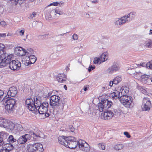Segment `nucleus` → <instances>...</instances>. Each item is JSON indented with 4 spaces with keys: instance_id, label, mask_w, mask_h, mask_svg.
<instances>
[{
    "instance_id": "obj_1",
    "label": "nucleus",
    "mask_w": 152,
    "mask_h": 152,
    "mask_svg": "<svg viewBox=\"0 0 152 152\" xmlns=\"http://www.w3.org/2000/svg\"><path fill=\"white\" fill-rule=\"evenodd\" d=\"M50 104L53 111L61 112L63 110L65 102L61 100L60 97L56 95H52L50 98Z\"/></svg>"
},
{
    "instance_id": "obj_2",
    "label": "nucleus",
    "mask_w": 152,
    "mask_h": 152,
    "mask_svg": "<svg viewBox=\"0 0 152 152\" xmlns=\"http://www.w3.org/2000/svg\"><path fill=\"white\" fill-rule=\"evenodd\" d=\"M58 140L60 144L70 148L75 149L77 146V140L73 137L69 136L64 138L63 136H60L58 138Z\"/></svg>"
},
{
    "instance_id": "obj_3",
    "label": "nucleus",
    "mask_w": 152,
    "mask_h": 152,
    "mask_svg": "<svg viewBox=\"0 0 152 152\" xmlns=\"http://www.w3.org/2000/svg\"><path fill=\"white\" fill-rule=\"evenodd\" d=\"M113 103L111 101H109L107 99L102 98L101 102L98 104V107L100 112L103 111L110 108Z\"/></svg>"
},
{
    "instance_id": "obj_4",
    "label": "nucleus",
    "mask_w": 152,
    "mask_h": 152,
    "mask_svg": "<svg viewBox=\"0 0 152 152\" xmlns=\"http://www.w3.org/2000/svg\"><path fill=\"white\" fill-rule=\"evenodd\" d=\"M27 149L29 152H42L44 151L42 145L39 143L28 145Z\"/></svg>"
},
{
    "instance_id": "obj_5",
    "label": "nucleus",
    "mask_w": 152,
    "mask_h": 152,
    "mask_svg": "<svg viewBox=\"0 0 152 152\" xmlns=\"http://www.w3.org/2000/svg\"><path fill=\"white\" fill-rule=\"evenodd\" d=\"M5 101V109L9 113H12L14 110V107L15 105L16 100L13 98H9Z\"/></svg>"
},
{
    "instance_id": "obj_6",
    "label": "nucleus",
    "mask_w": 152,
    "mask_h": 152,
    "mask_svg": "<svg viewBox=\"0 0 152 152\" xmlns=\"http://www.w3.org/2000/svg\"><path fill=\"white\" fill-rule=\"evenodd\" d=\"M119 101L126 107L130 108L132 107V99L130 96L123 95L120 97Z\"/></svg>"
},
{
    "instance_id": "obj_7",
    "label": "nucleus",
    "mask_w": 152,
    "mask_h": 152,
    "mask_svg": "<svg viewBox=\"0 0 152 152\" xmlns=\"http://www.w3.org/2000/svg\"><path fill=\"white\" fill-rule=\"evenodd\" d=\"M7 54H2L0 56V68H2L9 64L13 55L12 54L7 55Z\"/></svg>"
},
{
    "instance_id": "obj_8",
    "label": "nucleus",
    "mask_w": 152,
    "mask_h": 152,
    "mask_svg": "<svg viewBox=\"0 0 152 152\" xmlns=\"http://www.w3.org/2000/svg\"><path fill=\"white\" fill-rule=\"evenodd\" d=\"M49 104L46 101H45L39 105L36 110H38L39 113L40 114H45L46 117H48L49 115V114L47 113L48 110Z\"/></svg>"
},
{
    "instance_id": "obj_9",
    "label": "nucleus",
    "mask_w": 152,
    "mask_h": 152,
    "mask_svg": "<svg viewBox=\"0 0 152 152\" xmlns=\"http://www.w3.org/2000/svg\"><path fill=\"white\" fill-rule=\"evenodd\" d=\"M151 107V103L149 98L145 97L142 100V108L143 111H148Z\"/></svg>"
},
{
    "instance_id": "obj_10",
    "label": "nucleus",
    "mask_w": 152,
    "mask_h": 152,
    "mask_svg": "<svg viewBox=\"0 0 152 152\" xmlns=\"http://www.w3.org/2000/svg\"><path fill=\"white\" fill-rule=\"evenodd\" d=\"M21 66V64L18 60H13L9 63V68L12 70H18Z\"/></svg>"
},
{
    "instance_id": "obj_11",
    "label": "nucleus",
    "mask_w": 152,
    "mask_h": 152,
    "mask_svg": "<svg viewBox=\"0 0 152 152\" xmlns=\"http://www.w3.org/2000/svg\"><path fill=\"white\" fill-rule=\"evenodd\" d=\"M31 138V136L29 134H26L20 136L17 140V142L19 145L23 144L26 142L30 140Z\"/></svg>"
},
{
    "instance_id": "obj_12",
    "label": "nucleus",
    "mask_w": 152,
    "mask_h": 152,
    "mask_svg": "<svg viewBox=\"0 0 152 152\" xmlns=\"http://www.w3.org/2000/svg\"><path fill=\"white\" fill-rule=\"evenodd\" d=\"M120 68V67L119 64L116 62H114L110 67L108 68L107 72L109 73H113L118 71Z\"/></svg>"
},
{
    "instance_id": "obj_13",
    "label": "nucleus",
    "mask_w": 152,
    "mask_h": 152,
    "mask_svg": "<svg viewBox=\"0 0 152 152\" xmlns=\"http://www.w3.org/2000/svg\"><path fill=\"white\" fill-rule=\"evenodd\" d=\"M123 91L126 92L125 91H124L123 90H122V92H121L117 91H115L110 94V97L113 100L118 99L119 100V99L121 96H120V94L122 95V94L123 93Z\"/></svg>"
},
{
    "instance_id": "obj_14",
    "label": "nucleus",
    "mask_w": 152,
    "mask_h": 152,
    "mask_svg": "<svg viewBox=\"0 0 152 152\" xmlns=\"http://www.w3.org/2000/svg\"><path fill=\"white\" fill-rule=\"evenodd\" d=\"M33 100L31 98L27 99L26 101V103L29 110L31 111H34L35 107L34 104Z\"/></svg>"
},
{
    "instance_id": "obj_15",
    "label": "nucleus",
    "mask_w": 152,
    "mask_h": 152,
    "mask_svg": "<svg viewBox=\"0 0 152 152\" xmlns=\"http://www.w3.org/2000/svg\"><path fill=\"white\" fill-rule=\"evenodd\" d=\"M17 93V90L16 88L14 86L11 87L9 88L7 93V95L8 97L15 96Z\"/></svg>"
},
{
    "instance_id": "obj_16",
    "label": "nucleus",
    "mask_w": 152,
    "mask_h": 152,
    "mask_svg": "<svg viewBox=\"0 0 152 152\" xmlns=\"http://www.w3.org/2000/svg\"><path fill=\"white\" fill-rule=\"evenodd\" d=\"M114 116L113 112L110 110L104 112L103 115L104 119L105 120H109Z\"/></svg>"
},
{
    "instance_id": "obj_17",
    "label": "nucleus",
    "mask_w": 152,
    "mask_h": 152,
    "mask_svg": "<svg viewBox=\"0 0 152 152\" xmlns=\"http://www.w3.org/2000/svg\"><path fill=\"white\" fill-rule=\"evenodd\" d=\"M126 22H127V20L126 18H125L124 16L121 18L116 19L115 23L116 25L117 26H121Z\"/></svg>"
},
{
    "instance_id": "obj_18",
    "label": "nucleus",
    "mask_w": 152,
    "mask_h": 152,
    "mask_svg": "<svg viewBox=\"0 0 152 152\" xmlns=\"http://www.w3.org/2000/svg\"><path fill=\"white\" fill-rule=\"evenodd\" d=\"M150 76L147 75H142L141 76V80L142 82L148 85L150 84Z\"/></svg>"
},
{
    "instance_id": "obj_19",
    "label": "nucleus",
    "mask_w": 152,
    "mask_h": 152,
    "mask_svg": "<svg viewBox=\"0 0 152 152\" xmlns=\"http://www.w3.org/2000/svg\"><path fill=\"white\" fill-rule=\"evenodd\" d=\"M132 70L130 72L128 71L129 74L133 75L135 77H141L142 75V73L139 70H135L132 69H131Z\"/></svg>"
},
{
    "instance_id": "obj_20",
    "label": "nucleus",
    "mask_w": 152,
    "mask_h": 152,
    "mask_svg": "<svg viewBox=\"0 0 152 152\" xmlns=\"http://www.w3.org/2000/svg\"><path fill=\"white\" fill-rule=\"evenodd\" d=\"M66 76L64 74H59L57 76L56 79L59 83H64L66 81Z\"/></svg>"
},
{
    "instance_id": "obj_21",
    "label": "nucleus",
    "mask_w": 152,
    "mask_h": 152,
    "mask_svg": "<svg viewBox=\"0 0 152 152\" xmlns=\"http://www.w3.org/2000/svg\"><path fill=\"white\" fill-rule=\"evenodd\" d=\"M136 15V13L135 12H131L126 15L124 16L125 18L127 20V22H129L134 18Z\"/></svg>"
},
{
    "instance_id": "obj_22",
    "label": "nucleus",
    "mask_w": 152,
    "mask_h": 152,
    "mask_svg": "<svg viewBox=\"0 0 152 152\" xmlns=\"http://www.w3.org/2000/svg\"><path fill=\"white\" fill-rule=\"evenodd\" d=\"M35 107L34 108V111H35L37 108L39 107V105H40L42 103L40 101V100L38 99L36 97L34 98V101H33Z\"/></svg>"
},
{
    "instance_id": "obj_23",
    "label": "nucleus",
    "mask_w": 152,
    "mask_h": 152,
    "mask_svg": "<svg viewBox=\"0 0 152 152\" xmlns=\"http://www.w3.org/2000/svg\"><path fill=\"white\" fill-rule=\"evenodd\" d=\"M6 125L4 128L9 129L11 131L14 130L15 124L12 122L7 121V122Z\"/></svg>"
},
{
    "instance_id": "obj_24",
    "label": "nucleus",
    "mask_w": 152,
    "mask_h": 152,
    "mask_svg": "<svg viewBox=\"0 0 152 152\" xmlns=\"http://www.w3.org/2000/svg\"><path fill=\"white\" fill-rule=\"evenodd\" d=\"M26 58L27 59H28L30 63L31 64L34 63L37 59V58L34 55H28L26 56Z\"/></svg>"
},
{
    "instance_id": "obj_25",
    "label": "nucleus",
    "mask_w": 152,
    "mask_h": 152,
    "mask_svg": "<svg viewBox=\"0 0 152 152\" xmlns=\"http://www.w3.org/2000/svg\"><path fill=\"white\" fill-rule=\"evenodd\" d=\"M143 46L144 48H152V41L151 40L146 41L143 44Z\"/></svg>"
},
{
    "instance_id": "obj_26",
    "label": "nucleus",
    "mask_w": 152,
    "mask_h": 152,
    "mask_svg": "<svg viewBox=\"0 0 152 152\" xmlns=\"http://www.w3.org/2000/svg\"><path fill=\"white\" fill-rule=\"evenodd\" d=\"M146 64L144 63H141L139 64H133L132 66H130L129 68L130 69H132L135 68H137V67H145Z\"/></svg>"
},
{
    "instance_id": "obj_27",
    "label": "nucleus",
    "mask_w": 152,
    "mask_h": 152,
    "mask_svg": "<svg viewBox=\"0 0 152 152\" xmlns=\"http://www.w3.org/2000/svg\"><path fill=\"white\" fill-rule=\"evenodd\" d=\"M8 141L10 144L13 143H16V142H17L16 138L12 135L9 136L8 138Z\"/></svg>"
},
{
    "instance_id": "obj_28",
    "label": "nucleus",
    "mask_w": 152,
    "mask_h": 152,
    "mask_svg": "<svg viewBox=\"0 0 152 152\" xmlns=\"http://www.w3.org/2000/svg\"><path fill=\"white\" fill-rule=\"evenodd\" d=\"M121 80V76H118L114 78L112 81V84L116 85L120 82Z\"/></svg>"
},
{
    "instance_id": "obj_29",
    "label": "nucleus",
    "mask_w": 152,
    "mask_h": 152,
    "mask_svg": "<svg viewBox=\"0 0 152 152\" xmlns=\"http://www.w3.org/2000/svg\"><path fill=\"white\" fill-rule=\"evenodd\" d=\"M7 122V121L5 119H4L2 117L0 118V126L1 127L5 128L6 124Z\"/></svg>"
},
{
    "instance_id": "obj_30",
    "label": "nucleus",
    "mask_w": 152,
    "mask_h": 152,
    "mask_svg": "<svg viewBox=\"0 0 152 152\" xmlns=\"http://www.w3.org/2000/svg\"><path fill=\"white\" fill-rule=\"evenodd\" d=\"M23 128L22 125L20 124H17L15 126L14 130L16 132L20 131L22 130Z\"/></svg>"
},
{
    "instance_id": "obj_31",
    "label": "nucleus",
    "mask_w": 152,
    "mask_h": 152,
    "mask_svg": "<svg viewBox=\"0 0 152 152\" xmlns=\"http://www.w3.org/2000/svg\"><path fill=\"white\" fill-rule=\"evenodd\" d=\"M124 147L123 145L121 144H117L115 145L114 148L117 151L123 149Z\"/></svg>"
},
{
    "instance_id": "obj_32",
    "label": "nucleus",
    "mask_w": 152,
    "mask_h": 152,
    "mask_svg": "<svg viewBox=\"0 0 152 152\" xmlns=\"http://www.w3.org/2000/svg\"><path fill=\"white\" fill-rule=\"evenodd\" d=\"M0 146H1L4 144L3 137L6 136V134L3 132L0 133Z\"/></svg>"
},
{
    "instance_id": "obj_33",
    "label": "nucleus",
    "mask_w": 152,
    "mask_h": 152,
    "mask_svg": "<svg viewBox=\"0 0 152 152\" xmlns=\"http://www.w3.org/2000/svg\"><path fill=\"white\" fill-rule=\"evenodd\" d=\"M27 132L33 135V137L35 138L36 137H40L39 134H35L33 130H30V129L27 130Z\"/></svg>"
},
{
    "instance_id": "obj_34",
    "label": "nucleus",
    "mask_w": 152,
    "mask_h": 152,
    "mask_svg": "<svg viewBox=\"0 0 152 152\" xmlns=\"http://www.w3.org/2000/svg\"><path fill=\"white\" fill-rule=\"evenodd\" d=\"M101 61L102 62H104L107 59V54L106 53H103L99 57Z\"/></svg>"
},
{
    "instance_id": "obj_35",
    "label": "nucleus",
    "mask_w": 152,
    "mask_h": 152,
    "mask_svg": "<svg viewBox=\"0 0 152 152\" xmlns=\"http://www.w3.org/2000/svg\"><path fill=\"white\" fill-rule=\"evenodd\" d=\"M3 148H7L8 149H10V151L12 149L14 148V147L13 145L12 144H8V143H7L5 144L4 145V147H3Z\"/></svg>"
},
{
    "instance_id": "obj_36",
    "label": "nucleus",
    "mask_w": 152,
    "mask_h": 152,
    "mask_svg": "<svg viewBox=\"0 0 152 152\" xmlns=\"http://www.w3.org/2000/svg\"><path fill=\"white\" fill-rule=\"evenodd\" d=\"M5 47V46L3 44H0V51L1 54H7L6 53H4Z\"/></svg>"
},
{
    "instance_id": "obj_37",
    "label": "nucleus",
    "mask_w": 152,
    "mask_h": 152,
    "mask_svg": "<svg viewBox=\"0 0 152 152\" xmlns=\"http://www.w3.org/2000/svg\"><path fill=\"white\" fill-rule=\"evenodd\" d=\"M33 50L32 49H30L29 50L28 49L27 51H26L24 52V53L22 54L23 55H30L31 54L33 53Z\"/></svg>"
},
{
    "instance_id": "obj_38",
    "label": "nucleus",
    "mask_w": 152,
    "mask_h": 152,
    "mask_svg": "<svg viewBox=\"0 0 152 152\" xmlns=\"http://www.w3.org/2000/svg\"><path fill=\"white\" fill-rule=\"evenodd\" d=\"M83 146L86 148V150L87 151H90V146L87 142H85L84 143Z\"/></svg>"
},
{
    "instance_id": "obj_39",
    "label": "nucleus",
    "mask_w": 152,
    "mask_h": 152,
    "mask_svg": "<svg viewBox=\"0 0 152 152\" xmlns=\"http://www.w3.org/2000/svg\"><path fill=\"white\" fill-rule=\"evenodd\" d=\"M85 142V141L80 140L79 141H77V145H78L79 147L80 148V146H81V145L83 146Z\"/></svg>"
},
{
    "instance_id": "obj_40",
    "label": "nucleus",
    "mask_w": 152,
    "mask_h": 152,
    "mask_svg": "<svg viewBox=\"0 0 152 152\" xmlns=\"http://www.w3.org/2000/svg\"><path fill=\"white\" fill-rule=\"evenodd\" d=\"M55 12L56 13L55 15L56 14H58L59 15H62L63 14V12L62 11H61V10L58 9H56L55 10Z\"/></svg>"
},
{
    "instance_id": "obj_41",
    "label": "nucleus",
    "mask_w": 152,
    "mask_h": 152,
    "mask_svg": "<svg viewBox=\"0 0 152 152\" xmlns=\"http://www.w3.org/2000/svg\"><path fill=\"white\" fill-rule=\"evenodd\" d=\"M145 67L147 68L152 69V61L146 64Z\"/></svg>"
},
{
    "instance_id": "obj_42",
    "label": "nucleus",
    "mask_w": 152,
    "mask_h": 152,
    "mask_svg": "<svg viewBox=\"0 0 152 152\" xmlns=\"http://www.w3.org/2000/svg\"><path fill=\"white\" fill-rule=\"evenodd\" d=\"M14 1L15 2V4L16 5L19 2V5L20 6L21 4L24 3L26 0H14Z\"/></svg>"
},
{
    "instance_id": "obj_43",
    "label": "nucleus",
    "mask_w": 152,
    "mask_h": 152,
    "mask_svg": "<svg viewBox=\"0 0 152 152\" xmlns=\"http://www.w3.org/2000/svg\"><path fill=\"white\" fill-rule=\"evenodd\" d=\"M113 111L114 113V116H115V117H117L118 116L120 115V110H114Z\"/></svg>"
},
{
    "instance_id": "obj_44",
    "label": "nucleus",
    "mask_w": 152,
    "mask_h": 152,
    "mask_svg": "<svg viewBox=\"0 0 152 152\" xmlns=\"http://www.w3.org/2000/svg\"><path fill=\"white\" fill-rule=\"evenodd\" d=\"M98 146L100 149L103 150L105 149V147L103 143H99Z\"/></svg>"
},
{
    "instance_id": "obj_45",
    "label": "nucleus",
    "mask_w": 152,
    "mask_h": 152,
    "mask_svg": "<svg viewBox=\"0 0 152 152\" xmlns=\"http://www.w3.org/2000/svg\"><path fill=\"white\" fill-rule=\"evenodd\" d=\"M100 61H101V60L100 58H99L96 59H95V60L94 61V64H99L101 63V62Z\"/></svg>"
},
{
    "instance_id": "obj_46",
    "label": "nucleus",
    "mask_w": 152,
    "mask_h": 152,
    "mask_svg": "<svg viewBox=\"0 0 152 152\" xmlns=\"http://www.w3.org/2000/svg\"><path fill=\"white\" fill-rule=\"evenodd\" d=\"M4 94V92L3 91L0 90V98L2 101L4 100V98L3 97V96Z\"/></svg>"
},
{
    "instance_id": "obj_47",
    "label": "nucleus",
    "mask_w": 152,
    "mask_h": 152,
    "mask_svg": "<svg viewBox=\"0 0 152 152\" xmlns=\"http://www.w3.org/2000/svg\"><path fill=\"white\" fill-rule=\"evenodd\" d=\"M10 149L6 148H3L0 150V152H10Z\"/></svg>"
},
{
    "instance_id": "obj_48",
    "label": "nucleus",
    "mask_w": 152,
    "mask_h": 152,
    "mask_svg": "<svg viewBox=\"0 0 152 152\" xmlns=\"http://www.w3.org/2000/svg\"><path fill=\"white\" fill-rule=\"evenodd\" d=\"M86 147H85V146H80V149L82 151H84L85 152H88L89 151H87L86 150Z\"/></svg>"
},
{
    "instance_id": "obj_49",
    "label": "nucleus",
    "mask_w": 152,
    "mask_h": 152,
    "mask_svg": "<svg viewBox=\"0 0 152 152\" xmlns=\"http://www.w3.org/2000/svg\"><path fill=\"white\" fill-rule=\"evenodd\" d=\"M24 62V64L25 66H29L30 64H31V63H30L29 61L28 60H27V59L26 60V61Z\"/></svg>"
},
{
    "instance_id": "obj_50",
    "label": "nucleus",
    "mask_w": 152,
    "mask_h": 152,
    "mask_svg": "<svg viewBox=\"0 0 152 152\" xmlns=\"http://www.w3.org/2000/svg\"><path fill=\"white\" fill-rule=\"evenodd\" d=\"M72 38L74 40H77L78 39V36L76 34H74L72 36Z\"/></svg>"
},
{
    "instance_id": "obj_51",
    "label": "nucleus",
    "mask_w": 152,
    "mask_h": 152,
    "mask_svg": "<svg viewBox=\"0 0 152 152\" xmlns=\"http://www.w3.org/2000/svg\"><path fill=\"white\" fill-rule=\"evenodd\" d=\"M69 129L71 132H73L75 130L74 127L72 125H70L69 126Z\"/></svg>"
},
{
    "instance_id": "obj_52",
    "label": "nucleus",
    "mask_w": 152,
    "mask_h": 152,
    "mask_svg": "<svg viewBox=\"0 0 152 152\" xmlns=\"http://www.w3.org/2000/svg\"><path fill=\"white\" fill-rule=\"evenodd\" d=\"M58 2H53L50 4L49 6L54 5V6H58Z\"/></svg>"
},
{
    "instance_id": "obj_53",
    "label": "nucleus",
    "mask_w": 152,
    "mask_h": 152,
    "mask_svg": "<svg viewBox=\"0 0 152 152\" xmlns=\"http://www.w3.org/2000/svg\"><path fill=\"white\" fill-rule=\"evenodd\" d=\"M95 69V67L93 66L92 65H90L89 66L88 69V71L89 72H91V70H93Z\"/></svg>"
},
{
    "instance_id": "obj_54",
    "label": "nucleus",
    "mask_w": 152,
    "mask_h": 152,
    "mask_svg": "<svg viewBox=\"0 0 152 152\" xmlns=\"http://www.w3.org/2000/svg\"><path fill=\"white\" fill-rule=\"evenodd\" d=\"M124 134L128 138H130L131 137L130 135L129 134V133L126 132H124Z\"/></svg>"
},
{
    "instance_id": "obj_55",
    "label": "nucleus",
    "mask_w": 152,
    "mask_h": 152,
    "mask_svg": "<svg viewBox=\"0 0 152 152\" xmlns=\"http://www.w3.org/2000/svg\"><path fill=\"white\" fill-rule=\"evenodd\" d=\"M36 15H37L36 13L35 12H32V14L31 15V16H30V17H31V18H34L36 16Z\"/></svg>"
},
{
    "instance_id": "obj_56",
    "label": "nucleus",
    "mask_w": 152,
    "mask_h": 152,
    "mask_svg": "<svg viewBox=\"0 0 152 152\" xmlns=\"http://www.w3.org/2000/svg\"><path fill=\"white\" fill-rule=\"evenodd\" d=\"M19 33L20 35L23 36L24 34V30L23 29L19 31Z\"/></svg>"
},
{
    "instance_id": "obj_57",
    "label": "nucleus",
    "mask_w": 152,
    "mask_h": 152,
    "mask_svg": "<svg viewBox=\"0 0 152 152\" xmlns=\"http://www.w3.org/2000/svg\"><path fill=\"white\" fill-rule=\"evenodd\" d=\"M86 115L88 118H90L92 116V113H86Z\"/></svg>"
},
{
    "instance_id": "obj_58",
    "label": "nucleus",
    "mask_w": 152,
    "mask_h": 152,
    "mask_svg": "<svg viewBox=\"0 0 152 152\" xmlns=\"http://www.w3.org/2000/svg\"><path fill=\"white\" fill-rule=\"evenodd\" d=\"M0 23L3 26H5L6 25V22L4 21L0 22Z\"/></svg>"
},
{
    "instance_id": "obj_59",
    "label": "nucleus",
    "mask_w": 152,
    "mask_h": 152,
    "mask_svg": "<svg viewBox=\"0 0 152 152\" xmlns=\"http://www.w3.org/2000/svg\"><path fill=\"white\" fill-rule=\"evenodd\" d=\"M99 1L98 0H92L91 2L92 3L97 4L98 3Z\"/></svg>"
},
{
    "instance_id": "obj_60",
    "label": "nucleus",
    "mask_w": 152,
    "mask_h": 152,
    "mask_svg": "<svg viewBox=\"0 0 152 152\" xmlns=\"http://www.w3.org/2000/svg\"><path fill=\"white\" fill-rule=\"evenodd\" d=\"M6 36V33L0 34V37H4Z\"/></svg>"
},
{
    "instance_id": "obj_61",
    "label": "nucleus",
    "mask_w": 152,
    "mask_h": 152,
    "mask_svg": "<svg viewBox=\"0 0 152 152\" xmlns=\"http://www.w3.org/2000/svg\"><path fill=\"white\" fill-rule=\"evenodd\" d=\"M51 18V15H49L48 17L47 15H45V18L47 20H49Z\"/></svg>"
},
{
    "instance_id": "obj_62",
    "label": "nucleus",
    "mask_w": 152,
    "mask_h": 152,
    "mask_svg": "<svg viewBox=\"0 0 152 152\" xmlns=\"http://www.w3.org/2000/svg\"><path fill=\"white\" fill-rule=\"evenodd\" d=\"M20 48L19 50L20 51L22 50L23 52V53H24V52L26 51L24 49H23L22 48L20 47V48Z\"/></svg>"
},
{
    "instance_id": "obj_63",
    "label": "nucleus",
    "mask_w": 152,
    "mask_h": 152,
    "mask_svg": "<svg viewBox=\"0 0 152 152\" xmlns=\"http://www.w3.org/2000/svg\"><path fill=\"white\" fill-rule=\"evenodd\" d=\"M85 15L86 17L87 18H89L90 17L89 15L87 13H86Z\"/></svg>"
},
{
    "instance_id": "obj_64",
    "label": "nucleus",
    "mask_w": 152,
    "mask_h": 152,
    "mask_svg": "<svg viewBox=\"0 0 152 152\" xmlns=\"http://www.w3.org/2000/svg\"><path fill=\"white\" fill-rule=\"evenodd\" d=\"M51 94L52 93L51 92H49L46 95V96L47 97L50 96V95H51Z\"/></svg>"
}]
</instances>
